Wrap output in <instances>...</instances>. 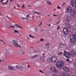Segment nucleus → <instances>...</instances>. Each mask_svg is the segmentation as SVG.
Returning <instances> with one entry per match:
<instances>
[{
  "mask_svg": "<svg viewBox=\"0 0 76 76\" xmlns=\"http://www.w3.org/2000/svg\"><path fill=\"white\" fill-rule=\"evenodd\" d=\"M64 64V62L62 61H59L56 64V66L59 69H61Z\"/></svg>",
  "mask_w": 76,
  "mask_h": 76,
  "instance_id": "obj_1",
  "label": "nucleus"
},
{
  "mask_svg": "<svg viewBox=\"0 0 76 76\" xmlns=\"http://www.w3.org/2000/svg\"><path fill=\"white\" fill-rule=\"evenodd\" d=\"M63 31L64 32V34L65 37H66V36H67V35L69 34L68 30L66 28H64L63 29Z\"/></svg>",
  "mask_w": 76,
  "mask_h": 76,
  "instance_id": "obj_2",
  "label": "nucleus"
},
{
  "mask_svg": "<svg viewBox=\"0 0 76 76\" xmlns=\"http://www.w3.org/2000/svg\"><path fill=\"white\" fill-rule=\"evenodd\" d=\"M64 56H65L66 58H69L70 57V53L65 51L64 54Z\"/></svg>",
  "mask_w": 76,
  "mask_h": 76,
  "instance_id": "obj_3",
  "label": "nucleus"
},
{
  "mask_svg": "<svg viewBox=\"0 0 76 76\" xmlns=\"http://www.w3.org/2000/svg\"><path fill=\"white\" fill-rule=\"evenodd\" d=\"M70 38L71 41L72 42H74V41H76V37H75V36L73 35V34H71L70 36Z\"/></svg>",
  "mask_w": 76,
  "mask_h": 76,
  "instance_id": "obj_4",
  "label": "nucleus"
},
{
  "mask_svg": "<svg viewBox=\"0 0 76 76\" xmlns=\"http://www.w3.org/2000/svg\"><path fill=\"white\" fill-rule=\"evenodd\" d=\"M12 43L14 44L15 47H20V46L18 44V42L16 40L14 39L12 40Z\"/></svg>",
  "mask_w": 76,
  "mask_h": 76,
  "instance_id": "obj_5",
  "label": "nucleus"
},
{
  "mask_svg": "<svg viewBox=\"0 0 76 76\" xmlns=\"http://www.w3.org/2000/svg\"><path fill=\"white\" fill-rule=\"evenodd\" d=\"M71 54L72 57H75L76 56V53L74 50H72L71 51Z\"/></svg>",
  "mask_w": 76,
  "mask_h": 76,
  "instance_id": "obj_6",
  "label": "nucleus"
},
{
  "mask_svg": "<svg viewBox=\"0 0 76 76\" xmlns=\"http://www.w3.org/2000/svg\"><path fill=\"white\" fill-rule=\"evenodd\" d=\"M52 59V62L54 63L57 60V57L56 56H53L51 57Z\"/></svg>",
  "mask_w": 76,
  "mask_h": 76,
  "instance_id": "obj_7",
  "label": "nucleus"
},
{
  "mask_svg": "<svg viewBox=\"0 0 76 76\" xmlns=\"http://www.w3.org/2000/svg\"><path fill=\"white\" fill-rule=\"evenodd\" d=\"M75 14L76 15V9H74L73 10V12L70 13L71 16H74Z\"/></svg>",
  "mask_w": 76,
  "mask_h": 76,
  "instance_id": "obj_8",
  "label": "nucleus"
},
{
  "mask_svg": "<svg viewBox=\"0 0 76 76\" xmlns=\"http://www.w3.org/2000/svg\"><path fill=\"white\" fill-rule=\"evenodd\" d=\"M71 4L72 6H75L76 5V0H72Z\"/></svg>",
  "mask_w": 76,
  "mask_h": 76,
  "instance_id": "obj_9",
  "label": "nucleus"
},
{
  "mask_svg": "<svg viewBox=\"0 0 76 76\" xmlns=\"http://www.w3.org/2000/svg\"><path fill=\"white\" fill-rule=\"evenodd\" d=\"M16 68L19 70H21V69H23V67L21 65H16Z\"/></svg>",
  "mask_w": 76,
  "mask_h": 76,
  "instance_id": "obj_10",
  "label": "nucleus"
},
{
  "mask_svg": "<svg viewBox=\"0 0 76 76\" xmlns=\"http://www.w3.org/2000/svg\"><path fill=\"white\" fill-rule=\"evenodd\" d=\"M63 69L64 71H65V72H69V69L67 67H63Z\"/></svg>",
  "mask_w": 76,
  "mask_h": 76,
  "instance_id": "obj_11",
  "label": "nucleus"
},
{
  "mask_svg": "<svg viewBox=\"0 0 76 76\" xmlns=\"http://www.w3.org/2000/svg\"><path fill=\"white\" fill-rule=\"evenodd\" d=\"M72 10V8L70 6H68L67 8V10L68 12H70Z\"/></svg>",
  "mask_w": 76,
  "mask_h": 76,
  "instance_id": "obj_12",
  "label": "nucleus"
},
{
  "mask_svg": "<svg viewBox=\"0 0 76 76\" xmlns=\"http://www.w3.org/2000/svg\"><path fill=\"white\" fill-rule=\"evenodd\" d=\"M8 68L9 70H15V67L13 66H9Z\"/></svg>",
  "mask_w": 76,
  "mask_h": 76,
  "instance_id": "obj_13",
  "label": "nucleus"
},
{
  "mask_svg": "<svg viewBox=\"0 0 76 76\" xmlns=\"http://www.w3.org/2000/svg\"><path fill=\"white\" fill-rule=\"evenodd\" d=\"M59 47L60 48L64 49L65 48V45H64V44L61 43L59 45Z\"/></svg>",
  "mask_w": 76,
  "mask_h": 76,
  "instance_id": "obj_14",
  "label": "nucleus"
},
{
  "mask_svg": "<svg viewBox=\"0 0 76 76\" xmlns=\"http://www.w3.org/2000/svg\"><path fill=\"white\" fill-rule=\"evenodd\" d=\"M51 69L52 71L53 72H55V73H57V70H56L55 68L53 67L52 66L51 68Z\"/></svg>",
  "mask_w": 76,
  "mask_h": 76,
  "instance_id": "obj_15",
  "label": "nucleus"
},
{
  "mask_svg": "<svg viewBox=\"0 0 76 76\" xmlns=\"http://www.w3.org/2000/svg\"><path fill=\"white\" fill-rule=\"evenodd\" d=\"M34 14H36L37 15H42L41 13L37 11H34Z\"/></svg>",
  "mask_w": 76,
  "mask_h": 76,
  "instance_id": "obj_16",
  "label": "nucleus"
},
{
  "mask_svg": "<svg viewBox=\"0 0 76 76\" xmlns=\"http://www.w3.org/2000/svg\"><path fill=\"white\" fill-rule=\"evenodd\" d=\"M66 19L67 20V21L68 22H70V20H70V18L68 16L66 17Z\"/></svg>",
  "mask_w": 76,
  "mask_h": 76,
  "instance_id": "obj_17",
  "label": "nucleus"
},
{
  "mask_svg": "<svg viewBox=\"0 0 76 76\" xmlns=\"http://www.w3.org/2000/svg\"><path fill=\"white\" fill-rule=\"evenodd\" d=\"M51 61H52V59L51 58H48L47 62H48V63H50Z\"/></svg>",
  "mask_w": 76,
  "mask_h": 76,
  "instance_id": "obj_18",
  "label": "nucleus"
},
{
  "mask_svg": "<svg viewBox=\"0 0 76 76\" xmlns=\"http://www.w3.org/2000/svg\"><path fill=\"white\" fill-rule=\"evenodd\" d=\"M40 60L41 61H44V60H45V57H41L40 58Z\"/></svg>",
  "mask_w": 76,
  "mask_h": 76,
  "instance_id": "obj_19",
  "label": "nucleus"
},
{
  "mask_svg": "<svg viewBox=\"0 0 76 76\" xmlns=\"http://www.w3.org/2000/svg\"><path fill=\"white\" fill-rule=\"evenodd\" d=\"M48 5H49V6H51L52 5V4L50 2L46 1Z\"/></svg>",
  "mask_w": 76,
  "mask_h": 76,
  "instance_id": "obj_20",
  "label": "nucleus"
},
{
  "mask_svg": "<svg viewBox=\"0 0 76 76\" xmlns=\"http://www.w3.org/2000/svg\"><path fill=\"white\" fill-rule=\"evenodd\" d=\"M16 26L17 28H20V29H22V28L21 27V26L19 25H16Z\"/></svg>",
  "mask_w": 76,
  "mask_h": 76,
  "instance_id": "obj_21",
  "label": "nucleus"
},
{
  "mask_svg": "<svg viewBox=\"0 0 76 76\" xmlns=\"http://www.w3.org/2000/svg\"><path fill=\"white\" fill-rule=\"evenodd\" d=\"M73 29L74 31H76V26H73Z\"/></svg>",
  "mask_w": 76,
  "mask_h": 76,
  "instance_id": "obj_22",
  "label": "nucleus"
},
{
  "mask_svg": "<svg viewBox=\"0 0 76 76\" xmlns=\"http://www.w3.org/2000/svg\"><path fill=\"white\" fill-rule=\"evenodd\" d=\"M20 52H21V54H24V53H25V51H24L20 50V51H19V53H20Z\"/></svg>",
  "mask_w": 76,
  "mask_h": 76,
  "instance_id": "obj_23",
  "label": "nucleus"
},
{
  "mask_svg": "<svg viewBox=\"0 0 76 76\" xmlns=\"http://www.w3.org/2000/svg\"><path fill=\"white\" fill-rule=\"evenodd\" d=\"M14 33H17V34H19V31H18L14 30Z\"/></svg>",
  "mask_w": 76,
  "mask_h": 76,
  "instance_id": "obj_24",
  "label": "nucleus"
},
{
  "mask_svg": "<svg viewBox=\"0 0 76 76\" xmlns=\"http://www.w3.org/2000/svg\"><path fill=\"white\" fill-rule=\"evenodd\" d=\"M36 57H37V55L33 56L31 57V59H34Z\"/></svg>",
  "mask_w": 76,
  "mask_h": 76,
  "instance_id": "obj_25",
  "label": "nucleus"
},
{
  "mask_svg": "<svg viewBox=\"0 0 76 76\" xmlns=\"http://www.w3.org/2000/svg\"><path fill=\"white\" fill-rule=\"evenodd\" d=\"M9 56V53L6 52L5 53V56H6V57H7V56Z\"/></svg>",
  "mask_w": 76,
  "mask_h": 76,
  "instance_id": "obj_26",
  "label": "nucleus"
},
{
  "mask_svg": "<svg viewBox=\"0 0 76 76\" xmlns=\"http://www.w3.org/2000/svg\"><path fill=\"white\" fill-rule=\"evenodd\" d=\"M68 63L69 64H72V63H73V61H69L68 62Z\"/></svg>",
  "mask_w": 76,
  "mask_h": 76,
  "instance_id": "obj_27",
  "label": "nucleus"
},
{
  "mask_svg": "<svg viewBox=\"0 0 76 76\" xmlns=\"http://www.w3.org/2000/svg\"><path fill=\"white\" fill-rule=\"evenodd\" d=\"M29 37H30V38H35V37L33 36H32L31 35H29Z\"/></svg>",
  "mask_w": 76,
  "mask_h": 76,
  "instance_id": "obj_28",
  "label": "nucleus"
},
{
  "mask_svg": "<svg viewBox=\"0 0 76 76\" xmlns=\"http://www.w3.org/2000/svg\"><path fill=\"white\" fill-rule=\"evenodd\" d=\"M74 67H75V68H76V62H75L74 64Z\"/></svg>",
  "mask_w": 76,
  "mask_h": 76,
  "instance_id": "obj_29",
  "label": "nucleus"
},
{
  "mask_svg": "<svg viewBox=\"0 0 76 76\" xmlns=\"http://www.w3.org/2000/svg\"><path fill=\"white\" fill-rule=\"evenodd\" d=\"M15 26H10V27L9 28H15Z\"/></svg>",
  "mask_w": 76,
  "mask_h": 76,
  "instance_id": "obj_30",
  "label": "nucleus"
},
{
  "mask_svg": "<svg viewBox=\"0 0 76 76\" xmlns=\"http://www.w3.org/2000/svg\"><path fill=\"white\" fill-rule=\"evenodd\" d=\"M40 41H44V39H43V38H42V39H40L39 40Z\"/></svg>",
  "mask_w": 76,
  "mask_h": 76,
  "instance_id": "obj_31",
  "label": "nucleus"
},
{
  "mask_svg": "<svg viewBox=\"0 0 76 76\" xmlns=\"http://www.w3.org/2000/svg\"><path fill=\"white\" fill-rule=\"evenodd\" d=\"M8 1H9V0H7V1L5 3V4H7V3L8 2Z\"/></svg>",
  "mask_w": 76,
  "mask_h": 76,
  "instance_id": "obj_32",
  "label": "nucleus"
},
{
  "mask_svg": "<svg viewBox=\"0 0 76 76\" xmlns=\"http://www.w3.org/2000/svg\"><path fill=\"white\" fill-rule=\"evenodd\" d=\"M46 46H48L49 45V43H47L45 44Z\"/></svg>",
  "mask_w": 76,
  "mask_h": 76,
  "instance_id": "obj_33",
  "label": "nucleus"
},
{
  "mask_svg": "<svg viewBox=\"0 0 76 76\" xmlns=\"http://www.w3.org/2000/svg\"><path fill=\"white\" fill-rule=\"evenodd\" d=\"M6 18H8V19H11V18H10V17H9L7 16H6Z\"/></svg>",
  "mask_w": 76,
  "mask_h": 76,
  "instance_id": "obj_34",
  "label": "nucleus"
},
{
  "mask_svg": "<svg viewBox=\"0 0 76 76\" xmlns=\"http://www.w3.org/2000/svg\"><path fill=\"white\" fill-rule=\"evenodd\" d=\"M39 71L40 72H41V73H44V72H42V71H41V69H40L39 70Z\"/></svg>",
  "mask_w": 76,
  "mask_h": 76,
  "instance_id": "obj_35",
  "label": "nucleus"
},
{
  "mask_svg": "<svg viewBox=\"0 0 76 76\" xmlns=\"http://www.w3.org/2000/svg\"><path fill=\"white\" fill-rule=\"evenodd\" d=\"M52 76H58V75H57L56 74H54V75H52Z\"/></svg>",
  "mask_w": 76,
  "mask_h": 76,
  "instance_id": "obj_36",
  "label": "nucleus"
},
{
  "mask_svg": "<svg viewBox=\"0 0 76 76\" xmlns=\"http://www.w3.org/2000/svg\"><path fill=\"white\" fill-rule=\"evenodd\" d=\"M42 21H41L40 22V24L39 25V26H40V25H42Z\"/></svg>",
  "mask_w": 76,
  "mask_h": 76,
  "instance_id": "obj_37",
  "label": "nucleus"
},
{
  "mask_svg": "<svg viewBox=\"0 0 76 76\" xmlns=\"http://www.w3.org/2000/svg\"><path fill=\"white\" fill-rule=\"evenodd\" d=\"M53 16H57V15H55L54 14H53Z\"/></svg>",
  "mask_w": 76,
  "mask_h": 76,
  "instance_id": "obj_38",
  "label": "nucleus"
},
{
  "mask_svg": "<svg viewBox=\"0 0 76 76\" xmlns=\"http://www.w3.org/2000/svg\"><path fill=\"white\" fill-rule=\"evenodd\" d=\"M20 51V50H19L18 51V54H20V53H21V52H20V53H19V51Z\"/></svg>",
  "mask_w": 76,
  "mask_h": 76,
  "instance_id": "obj_39",
  "label": "nucleus"
},
{
  "mask_svg": "<svg viewBox=\"0 0 76 76\" xmlns=\"http://www.w3.org/2000/svg\"><path fill=\"white\" fill-rule=\"evenodd\" d=\"M29 16H30L29 15H27V17H28V18H29Z\"/></svg>",
  "mask_w": 76,
  "mask_h": 76,
  "instance_id": "obj_40",
  "label": "nucleus"
},
{
  "mask_svg": "<svg viewBox=\"0 0 76 76\" xmlns=\"http://www.w3.org/2000/svg\"><path fill=\"white\" fill-rule=\"evenodd\" d=\"M62 53H63L62 52H61L60 53H59V54H60V55H61V54H62Z\"/></svg>",
  "mask_w": 76,
  "mask_h": 76,
  "instance_id": "obj_41",
  "label": "nucleus"
},
{
  "mask_svg": "<svg viewBox=\"0 0 76 76\" xmlns=\"http://www.w3.org/2000/svg\"><path fill=\"white\" fill-rule=\"evenodd\" d=\"M2 41V42H3L4 44H6V43H5L4 42V41H3L2 40V41Z\"/></svg>",
  "mask_w": 76,
  "mask_h": 76,
  "instance_id": "obj_42",
  "label": "nucleus"
},
{
  "mask_svg": "<svg viewBox=\"0 0 76 76\" xmlns=\"http://www.w3.org/2000/svg\"><path fill=\"white\" fill-rule=\"evenodd\" d=\"M57 9H61V7H57Z\"/></svg>",
  "mask_w": 76,
  "mask_h": 76,
  "instance_id": "obj_43",
  "label": "nucleus"
},
{
  "mask_svg": "<svg viewBox=\"0 0 76 76\" xmlns=\"http://www.w3.org/2000/svg\"><path fill=\"white\" fill-rule=\"evenodd\" d=\"M60 29V26H58V27L57 28V29L58 30V29Z\"/></svg>",
  "mask_w": 76,
  "mask_h": 76,
  "instance_id": "obj_44",
  "label": "nucleus"
},
{
  "mask_svg": "<svg viewBox=\"0 0 76 76\" xmlns=\"http://www.w3.org/2000/svg\"><path fill=\"white\" fill-rule=\"evenodd\" d=\"M42 55H43V57H44V55H45V54L43 53V54H42Z\"/></svg>",
  "mask_w": 76,
  "mask_h": 76,
  "instance_id": "obj_45",
  "label": "nucleus"
},
{
  "mask_svg": "<svg viewBox=\"0 0 76 76\" xmlns=\"http://www.w3.org/2000/svg\"><path fill=\"white\" fill-rule=\"evenodd\" d=\"M65 3H63V4L62 6H64V4H65Z\"/></svg>",
  "mask_w": 76,
  "mask_h": 76,
  "instance_id": "obj_46",
  "label": "nucleus"
},
{
  "mask_svg": "<svg viewBox=\"0 0 76 76\" xmlns=\"http://www.w3.org/2000/svg\"><path fill=\"white\" fill-rule=\"evenodd\" d=\"M52 20V19H50L49 20V21H51Z\"/></svg>",
  "mask_w": 76,
  "mask_h": 76,
  "instance_id": "obj_47",
  "label": "nucleus"
},
{
  "mask_svg": "<svg viewBox=\"0 0 76 76\" xmlns=\"http://www.w3.org/2000/svg\"><path fill=\"white\" fill-rule=\"evenodd\" d=\"M21 19H25V18H21Z\"/></svg>",
  "mask_w": 76,
  "mask_h": 76,
  "instance_id": "obj_48",
  "label": "nucleus"
},
{
  "mask_svg": "<svg viewBox=\"0 0 76 76\" xmlns=\"http://www.w3.org/2000/svg\"><path fill=\"white\" fill-rule=\"evenodd\" d=\"M14 0H10V1L11 2H12V1H13Z\"/></svg>",
  "mask_w": 76,
  "mask_h": 76,
  "instance_id": "obj_49",
  "label": "nucleus"
},
{
  "mask_svg": "<svg viewBox=\"0 0 76 76\" xmlns=\"http://www.w3.org/2000/svg\"><path fill=\"white\" fill-rule=\"evenodd\" d=\"M25 7V6H24V5H23V6H22L23 8V7Z\"/></svg>",
  "mask_w": 76,
  "mask_h": 76,
  "instance_id": "obj_50",
  "label": "nucleus"
},
{
  "mask_svg": "<svg viewBox=\"0 0 76 76\" xmlns=\"http://www.w3.org/2000/svg\"><path fill=\"white\" fill-rule=\"evenodd\" d=\"M69 61V59H67V61Z\"/></svg>",
  "mask_w": 76,
  "mask_h": 76,
  "instance_id": "obj_51",
  "label": "nucleus"
},
{
  "mask_svg": "<svg viewBox=\"0 0 76 76\" xmlns=\"http://www.w3.org/2000/svg\"><path fill=\"white\" fill-rule=\"evenodd\" d=\"M17 5H18V7H20V6H19V5L18 4Z\"/></svg>",
  "mask_w": 76,
  "mask_h": 76,
  "instance_id": "obj_52",
  "label": "nucleus"
},
{
  "mask_svg": "<svg viewBox=\"0 0 76 76\" xmlns=\"http://www.w3.org/2000/svg\"><path fill=\"white\" fill-rule=\"evenodd\" d=\"M28 67H30V65H28Z\"/></svg>",
  "mask_w": 76,
  "mask_h": 76,
  "instance_id": "obj_53",
  "label": "nucleus"
},
{
  "mask_svg": "<svg viewBox=\"0 0 76 76\" xmlns=\"http://www.w3.org/2000/svg\"><path fill=\"white\" fill-rule=\"evenodd\" d=\"M50 48L49 47H47V48H48H48Z\"/></svg>",
  "mask_w": 76,
  "mask_h": 76,
  "instance_id": "obj_54",
  "label": "nucleus"
},
{
  "mask_svg": "<svg viewBox=\"0 0 76 76\" xmlns=\"http://www.w3.org/2000/svg\"><path fill=\"white\" fill-rule=\"evenodd\" d=\"M14 9H16V7H14Z\"/></svg>",
  "mask_w": 76,
  "mask_h": 76,
  "instance_id": "obj_55",
  "label": "nucleus"
},
{
  "mask_svg": "<svg viewBox=\"0 0 76 76\" xmlns=\"http://www.w3.org/2000/svg\"><path fill=\"white\" fill-rule=\"evenodd\" d=\"M35 19H37V18H34V20H35Z\"/></svg>",
  "mask_w": 76,
  "mask_h": 76,
  "instance_id": "obj_56",
  "label": "nucleus"
},
{
  "mask_svg": "<svg viewBox=\"0 0 76 76\" xmlns=\"http://www.w3.org/2000/svg\"><path fill=\"white\" fill-rule=\"evenodd\" d=\"M48 26H51V25H48Z\"/></svg>",
  "mask_w": 76,
  "mask_h": 76,
  "instance_id": "obj_57",
  "label": "nucleus"
},
{
  "mask_svg": "<svg viewBox=\"0 0 76 76\" xmlns=\"http://www.w3.org/2000/svg\"><path fill=\"white\" fill-rule=\"evenodd\" d=\"M0 41H2V40H1V39H0Z\"/></svg>",
  "mask_w": 76,
  "mask_h": 76,
  "instance_id": "obj_58",
  "label": "nucleus"
},
{
  "mask_svg": "<svg viewBox=\"0 0 76 76\" xmlns=\"http://www.w3.org/2000/svg\"><path fill=\"white\" fill-rule=\"evenodd\" d=\"M48 16H50V15H48Z\"/></svg>",
  "mask_w": 76,
  "mask_h": 76,
  "instance_id": "obj_59",
  "label": "nucleus"
},
{
  "mask_svg": "<svg viewBox=\"0 0 76 76\" xmlns=\"http://www.w3.org/2000/svg\"><path fill=\"white\" fill-rule=\"evenodd\" d=\"M1 3H2V1H1Z\"/></svg>",
  "mask_w": 76,
  "mask_h": 76,
  "instance_id": "obj_60",
  "label": "nucleus"
},
{
  "mask_svg": "<svg viewBox=\"0 0 76 76\" xmlns=\"http://www.w3.org/2000/svg\"><path fill=\"white\" fill-rule=\"evenodd\" d=\"M2 4H4V3H3Z\"/></svg>",
  "mask_w": 76,
  "mask_h": 76,
  "instance_id": "obj_61",
  "label": "nucleus"
},
{
  "mask_svg": "<svg viewBox=\"0 0 76 76\" xmlns=\"http://www.w3.org/2000/svg\"><path fill=\"white\" fill-rule=\"evenodd\" d=\"M56 9H54V10H56Z\"/></svg>",
  "mask_w": 76,
  "mask_h": 76,
  "instance_id": "obj_62",
  "label": "nucleus"
},
{
  "mask_svg": "<svg viewBox=\"0 0 76 76\" xmlns=\"http://www.w3.org/2000/svg\"><path fill=\"white\" fill-rule=\"evenodd\" d=\"M27 38L28 39V38H29V37H27Z\"/></svg>",
  "mask_w": 76,
  "mask_h": 76,
  "instance_id": "obj_63",
  "label": "nucleus"
},
{
  "mask_svg": "<svg viewBox=\"0 0 76 76\" xmlns=\"http://www.w3.org/2000/svg\"><path fill=\"white\" fill-rule=\"evenodd\" d=\"M4 0H2L1 1H4Z\"/></svg>",
  "mask_w": 76,
  "mask_h": 76,
  "instance_id": "obj_64",
  "label": "nucleus"
}]
</instances>
